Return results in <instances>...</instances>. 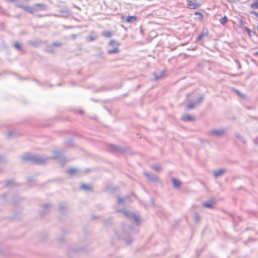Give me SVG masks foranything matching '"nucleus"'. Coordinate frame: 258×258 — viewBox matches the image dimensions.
I'll list each match as a JSON object with an SVG mask.
<instances>
[{
	"mask_svg": "<svg viewBox=\"0 0 258 258\" xmlns=\"http://www.w3.org/2000/svg\"><path fill=\"white\" fill-rule=\"evenodd\" d=\"M21 158L23 161L34 162L38 164H43L50 159L48 157L40 156L30 153L24 154L22 156Z\"/></svg>",
	"mask_w": 258,
	"mask_h": 258,
	"instance_id": "f257e3e1",
	"label": "nucleus"
},
{
	"mask_svg": "<svg viewBox=\"0 0 258 258\" xmlns=\"http://www.w3.org/2000/svg\"><path fill=\"white\" fill-rule=\"evenodd\" d=\"M9 2L15 3V5L18 4V0H8Z\"/></svg>",
	"mask_w": 258,
	"mask_h": 258,
	"instance_id": "a19ab883",
	"label": "nucleus"
},
{
	"mask_svg": "<svg viewBox=\"0 0 258 258\" xmlns=\"http://www.w3.org/2000/svg\"><path fill=\"white\" fill-rule=\"evenodd\" d=\"M208 35V31L207 29H203L202 34H201L197 38V41H199L202 40L204 38L207 37Z\"/></svg>",
	"mask_w": 258,
	"mask_h": 258,
	"instance_id": "f8f14e48",
	"label": "nucleus"
},
{
	"mask_svg": "<svg viewBox=\"0 0 258 258\" xmlns=\"http://www.w3.org/2000/svg\"><path fill=\"white\" fill-rule=\"evenodd\" d=\"M2 171V169L1 168H0V172Z\"/></svg>",
	"mask_w": 258,
	"mask_h": 258,
	"instance_id": "3c124183",
	"label": "nucleus"
},
{
	"mask_svg": "<svg viewBox=\"0 0 258 258\" xmlns=\"http://www.w3.org/2000/svg\"><path fill=\"white\" fill-rule=\"evenodd\" d=\"M257 31H258V26H257Z\"/></svg>",
	"mask_w": 258,
	"mask_h": 258,
	"instance_id": "603ef678",
	"label": "nucleus"
},
{
	"mask_svg": "<svg viewBox=\"0 0 258 258\" xmlns=\"http://www.w3.org/2000/svg\"><path fill=\"white\" fill-rule=\"evenodd\" d=\"M195 15H198L200 20H202L204 17L203 14L200 12H195Z\"/></svg>",
	"mask_w": 258,
	"mask_h": 258,
	"instance_id": "f704fd0d",
	"label": "nucleus"
},
{
	"mask_svg": "<svg viewBox=\"0 0 258 258\" xmlns=\"http://www.w3.org/2000/svg\"><path fill=\"white\" fill-rule=\"evenodd\" d=\"M137 20V17L133 16H128L127 17L125 21L127 23H132L133 22H135Z\"/></svg>",
	"mask_w": 258,
	"mask_h": 258,
	"instance_id": "aec40b11",
	"label": "nucleus"
},
{
	"mask_svg": "<svg viewBox=\"0 0 258 258\" xmlns=\"http://www.w3.org/2000/svg\"><path fill=\"white\" fill-rule=\"evenodd\" d=\"M116 212H122L124 216H125L127 218L133 219L137 223H138L139 221V217H138V216L135 215V214L130 211L125 210H119L117 209H116Z\"/></svg>",
	"mask_w": 258,
	"mask_h": 258,
	"instance_id": "7ed1b4c3",
	"label": "nucleus"
},
{
	"mask_svg": "<svg viewBox=\"0 0 258 258\" xmlns=\"http://www.w3.org/2000/svg\"><path fill=\"white\" fill-rule=\"evenodd\" d=\"M246 30H247V31H248V32H249V31H250V30H249V29H247V28H246Z\"/></svg>",
	"mask_w": 258,
	"mask_h": 258,
	"instance_id": "de8ad7c7",
	"label": "nucleus"
},
{
	"mask_svg": "<svg viewBox=\"0 0 258 258\" xmlns=\"http://www.w3.org/2000/svg\"><path fill=\"white\" fill-rule=\"evenodd\" d=\"M226 172L225 169H220L219 170L215 171L214 172V176L215 178H218L223 175Z\"/></svg>",
	"mask_w": 258,
	"mask_h": 258,
	"instance_id": "9d476101",
	"label": "nucleus"
},
{
	"mask_svg": "<svg viewBox=\"0 0 258 258\" xmlns=\"http://www.w3.org/2000/svg\"><path fill=\"white\" fill-rule=\"evenodd\" d=\"M98 38V35L95 34V35H90L86 37V40L88 41H93L95 40H96Z\"/></svg>",
	"mask_w": 258,
	"mask_h": 258,
	"instance_id": "412c9836",
	"label": "nucleus"
},
{
	"mask_svg": "<svg viewBox=\"0 0 258 258\" xmlns=\"http://www.w3.org/2000/svg\"><path fill=\"white\" fill-rule=\"evenodd\" d=\"M172 181L174 188L178 189L180 188L181 182L180 180L176 179L175 178H172Z\"/></svg>",
	"mask_w": 258,
	"mask_h": 258,
	"instance_id": "9b49d317",
	"label": "nucleus"
},
{
	"mask_svg": "<svg viewBox=\"0 0 258 258\" xmlns=\"http://www.w3.org/2000/svg\"><path fill=\"white\" fill-rule=\"evenodd\" d=\"M6 185L7 186H12L15 185V183L12 180H9L7 182Z\"/></svg>",
	"mask_w": 258,
	"mask_h": 258,
	"instance_id": "2f4dec72",
	"label": "nucleus"
},
{
	"mask_svg": "<svg viewBox=\"0 0 258 258\" xmlns=\"http://www.w3.org/2000/svg\"><path fill=\"white\" fill-rule=\"evenodd\" d=\"M197 106L195 103L192 100L189 101L188 104L186 106L185 109L186 110H190L194 109Z\"/></svg>",
	"mask_w": 258,
	"mask_h": 258,
	"instance_id": "4468645a",
	"label": "nucleus"
},
{
	"mask_svg": "<svg viewBox=\"0 0 258 258\" xmlns=\"http://www.w3.org/2000/svg\"><path fill=\"white\" fill-rule=\"evenodd\" d=\"M46 51L49 52H53V50L49 48V47H47Z\"/></svg>",
	"mask_w": 258,
	"mask_h": 258,
	"instance_id": "79ce46f5",
	"label": "nucleus"
},
{
	"mask_svg": "<svg viewBox=\"0 0 258 258\" xmlns=\"http://www.w3.org/2000/svg\"><path fill=\"white\" fill-rule=\"evenodd\" d=\"M53 158L54 159H59V162L60 163L61 166H63L64 164V161H66L65 159L63 158H62V154L60 151H54L53 152Z\"/></svg>",
	"mask_w": 258,
	"mask_h": 258,
	"instance_id": "39448f33",
	"label": "nucleus"
},
{
	"mask_svg": "<svg viewBox=\"0 0 258 258\" xmlns=\"http://www.w3.org/2000/svg\"><path fill=\"white\" fill-rule=\"evenodd\" d=\"M34 7L37 8V7H39V8H37L39 9V11L40 10H46L47 8V6L44 4H36L34 5Z\"/></svg>",
	"mask_w": 258,
	"mask_h": 258,
	"instance_id": "f3484780",
	"label": "nucleus"
},
{
	"mask_svg": "<svg viewBox=\"0 0 258 258\" xmlns=\"http://www.w3.org/2000/svg\"><path fill=\"white\" fill-rule=\"evenodd\" d=\"M80 249H73L72 250L73 251H79Z\"/></svg>",
	"mask_w": 258,
	"mask_h": 258,
	"instance_id": "49530a36",
	"label": "nucleus"
},
{
	"mask_svg": "<svg viewBox=\"0 0 258 258\" xmlns=\"http://www.w3.org/2000/svg\"><path fill=\"white\" fill-rule=\"evenodd\" d=\"M109 45H110V46H118L119 45V43L116 41L111 40L109 42Z\"/></svg>",
	"mask_w": 258,
	"mask_h": 258,
	"instance_id": "7c9ffc66",
	"label": "nucleus"
},
{
	"mask_svg": "<svg viewBox=\"0 0 258 258\" xmlns=\"http://www.w3.org/2000/svg\"><path fill=\"white\" fill-rule=\"evenodd\" d=\"M145 174L151 181L154 182H157L159 181L158 177L156 176H154L152 173L145 172Z\"/></svg>",
	"mask_w": 258,
	"mask_h": 258,
	"instance_id": "1a4fd4ad",
	"label": "nucleus"
},
{
	"mask_svg": "<svg viewBox=\"0 0 258 258\" xmlns=\"http://www.w3.org/2000/svg\"><path fill=\"white\" fill-rule=\"evenodd\" d=\"M241 22H242V20H241V21H240V23H241Z\"/></svg>",
	"mask_w": 258,
	"mask_h": 258,
	"instance_id": "8fccbe9b",
	"label": "nucleus"
},
{
	"mask_svg": "<svg viewBox=\"0 0 258 258\" xmlns=\"http://www.w3.org/2000/svg\"><path fill=\"white\" fill-rule=\"evenodd\" d=\"M67 209V205L64 204H60L59 207V209L60 211L63 212L64 210Z\"/></svg>",
	"mask_w": 258,
	"mask_h": 258,
	"instance_id": "c756f323",
	"label": "nucleus"
},
{
	"mask_svg": "<svg viewBox=\"0 0 258 258\" xmlns=\"http://www.w3.org/2000/svg\"><path fill=\"white\" fill-rule=\"evenodd\" d=\"M215 202L214 201H209L207 203H204L203 204V207L208 208H212Z\"/></svg>",
	"mask_w": 258,
	"mask_h": 258,
	"instance_id": "dca6fc26",
	"label": "nucleus"
},
{
	"mask_svg": "<svg viewBox=\"0 0 258 258\" xmlns=\"http://www.w3.org/2000/svg\"><path fill=\"white\" fill-rule=\"evenodd\" d=\"M67 173L71 175H73L78 173V170L77 169L72 168L68 170Z\"/></svg>",
	"mask_w": 258,
	"mask_h": 258,
	"instance_id": "4be33fe9",
	"label": "nucleus"
},
{
	"mask_svg": "<svg viewBox=\"0 0 258 258\" xmlns=\"http://www.w3.org/2000/svg\"><path fill=\"white\" fill-rule=\"evenodd\" d=\"M16 7L21 8L22 9L24 10V11L29 12L30 14H33L34 13L36 12L39 11V9L37 8L32 7H29V6H24L22 5L19 4H16Z\"/></svg>",
	"mask_w": 258,
	"mask_h": 258,
	"instance_id": "20e7f679",
	"label": "nucleus"
},
{
	"mask_svg": "<svg viewBox=\"0 0 258 258\" xmlns=\"http://www.w3.org/2000/svg\"><path fill=\"white\" fill-rule=\"evenodd\" d=\"M13 132L12 131H9L7 134V138H11L13 136Z\"/></svg>",
	"mask_w": 258,
	"mask_h": 258,
	"instance_id": "c9c22d12",
	"label": "nucleus"
},
{
	"mask_svg": "<svg viewBox=\"0 0 258 258\" xmlns=\"http://www.w3.org/2000/svg\"><path fill=\"white\" fill-rule=\"evenodd\" d=\"M52 45L55 47H59L62 45V43L59 42H54L52 43Z\"/></svg>",
	"mask_w": 258,
	"mask_h": 258,
	"instance_id": "72a5a7b5",
	"label": "nucleus"
},
{
	"mask_svg": "<svg viewBox=\"0 0 258 258\" xmlns=\"http://www.w3.org/2000/svg\"><path fill=\"white\" fill-rule=\"evenodd\" d=\"M28 43L32 46L36 47L39 45L41 43L39 41H30L28 42Z\"/></svg>",
	"mask_w": 258,
	"mask_h": 258,
	"instance_id": "cd10ccee",
	"label": "nucleus"
},
{
	"mask_svg": "<svg viewBox=\"0 0 258 258\" xmlns=\"http://www.w3.org/2000/svg\"><path fill=\"white\" fill-rule=\"evenodd\" d=\"M194 220L196 222H199L201 220L200 216L197 213H194Z\"/></svg>",
	"mask_w": 258,
	"mask_h": 258,
	"instance_id": "a878e982",
	"label": "nucleus"
},
{
	"mask_svg": "<svg viewBox=\"0 0 258 258\" xmlns=\"http://www.w3.org/2000/svg\"><path fill=\"white\" fill-rule=\"evenodd\" d=\"M113 34L112 32L107 30L103 31L101 33L102 36L107 38L111 37Z\"/></svg>",
	"mask_w": 258,
	"mask_h": 258,
	"instance_id": "2eb2a0df",
	"label": "nucleus"
},
{
	"mask_svg": "<svg viewBox=\"0 0 258 258\" xmlns=\"http://www.w3.org/2000/svg\"><path fill=\"white\" fill-rule=\"evenodd\" d=\"M181 119L183 121H195V119L194 117H192L188 114L183 115L182 116Z\"/></svg>",
	"mask_w": 258,
	"mask_h": 258,
	"instance_id": "ddd939ff",
	"label": "nucleus"
},
{
	"mask_svg": "<svg viewBox=\"0 0 258 258\" xmlns=\"http://www.w3.org/2000/svg\"><path fill=\"white\" fill-rule=\"evenodd\" d=\"M71 37H72L73 39H75L76 38V35H72L71 36Z\"/></svg>",
	"mask_w": 258,
	"mask_h": 258,
	"instance_id": "c03bdc74",
	"label": "nucleus"
},
{
	"mask_svg": "<svg viewBox=\"0 0 258 258\" xmlns=\"http://www.w3.org/2000/svg\"><path fill=\"white\" fill-rule=\"evenodd\" d=\"M152 168L157 172H160L161 169V166L160 165H153Z\"/></svg>",
	"mask_w": 258,
	"mask_h": 258,
	"instance_id": "c85d7f7f",
	"label": "nucleus"
},
{
	"mask_svg": "<svg viewBox=\"0 0 258 258\" xmlns=\"http://www.w3.org/2000/svg\"><path fill=\"white\" fill-rule=\"evenodd\" d=\"M236 91L237 94L239 95L240 96H241L242 97H245V95L244 94H243L242 93H241L238 90H236Z\"/></svg>",
	"mask_w": 258,
	"mask_h": 258,
	"instance_id": "e433bc0d",
	"label": "nucleus"
},
{
	"mask_svg": "<svg viewBox=\"0 0 258 258\" xmlns=\"http://www.w3.org/2000/svg\"><path fill=\"white\" fill-rule=\"evenodd\" d=\"M187 2V7L189 9H196L200 6V5L196 3V0H186Z\"/></svg>",
	"mask_w": 258,
	"mask_h": 258,
	"instance_id": "423d86ee",
	"label": "nucleus"
},
{
	"mask_svg": "<svg viewBox=\"0 0 258 258\" xmlns=\"http://www.w3.org/2000/svg\"><path fill=\"white\" fill-rule=\"evenodd\" d=\"M250 13L251 14H253L255 16H256L257 17H258V13L257 12L254 11H251L250 12Z\"/></svg>",
	"mask_w": 258,
	"mask_h": 258,
	"instance_id": "58836bf2",
	"label": "nucleus"
},
{
	"mask_svg": "<svg viewBox=\"0 0 258 258\" xmlns=\"http://www.w3.org/2000/svg\"><path fill=\"white\" fill-rule=\"evenodd\" d=\"M118 52H119V50L117 47H115L112 49L107 50V53L108 54L117 53Z\"/></svg>",
	"mask_w": 258,
	"mask_h": 258,
	"instance_id": "393cba45",
	"label": "nucleus"
},
{
	"mask_svg": "<svg viewBox=\"0 0 258 258\" xmlns=\"http://www.w3.org/2000/svg\"><path fill=\"white\" fill-rule=\"evenodd\" d=\"M228 1L231 3H236L238 0H228Z\"/></svg>",
	"mask_w": 258,
	"mask_h": 258,
	"instance_id": "37998d69",
	"label": "nucleus"
},
{
	"mask_svg": "<svg viewBox=\"0 0 258 258\" xmlns=\"http://www.w3.org/2000/svg\"><path fill=\"white\" fill-rule=\"evenodd\" d=\"M50 207V205L48 204H45L44 205V208L46 209V211H47V210L48 208H49Z\"/></svg>",
	"mask_w": 258,
	"mask_h": 258,
	"instance_id": "ea45409f",
	"label": "nucleus"
},
{
	"mask_svg": "<svg viewBox=\"0 0 258 258\" xmlns=\"http://www.w3.org/2000/svg\"><path fill=\"white\" fill-rule=\"evenodd\" d=\"M4 161V158L3 157L0 156V162H2Z\"/></svg>",
	"mask_w": 258,
	"mask_h": 258,
	"instance_id": "a18cd8bd",
	"label": "nucleus"
},
{
	"mask_svg": "<svg viewBox=\"0 0 258 258\" xmlns=\"http://www.w3.org/2000/svg\"><path fill=\"white\" fill-rule=\"evenodd\" d=\"M165 72L164 71H156L154 73V79L156 81L161 79L164 76Z\"/></svg>",
	"mask_w": 258,
	"mask_h": 258,
	"instance_id": "0eeeda50",
	"label": "nucleus"
},
{
	"mask_svg": "<svg viewBox=\"0 0 258 258\" xmlns=\"http://www.w3.org/2000/svg\"><path fill=\"white\" fill-rule=\"evenodd\" d=\"M14 46L18 50L23 51L24 50L21 45L18 42H15L14 44Z\"/></svg>",
	"mask_w": 258,
	"mask_h": 258,
	"instance_id": "bb28decb",
	"label": "nucleus"
},
{
	"mask_svg": "<svg viewBox=\"0 0 258 258\" xmlns=\"http://www.w3.org/2000/svg\"><path fill=\"white\" fill-rule=\"evenodd\" d=\"M81 188L85 190H89L91 189V186L88 184H82L81 185Z\"/></svg>",
	"mask_w": 258,
	"mask_h": 258,
	"instance_id": "b1692460",
	"label": "nucleus"
},
{
	"mask_svg": "<svg viewBox=\"0 0 258 258\" xmlns=\"http://www.w3.org/2000/svg\"><path fill=\"white\" fill-rule=\"evenodd\" d=\"M255 53H256V54L258 55V51L256 52Z\"/></svg>",
	"mask_w": 258,
	"mask_h": 258,
	"instance_id": "09e8293b",
	"label": "nucleus"
},
{
	"mask_svg": "<svg viewBox=\"0 0 258 258\" xmlns=\"http://www.w3.org/2000/svg\"><path fill=\"white\" fill-rule=\"evenodd\" d=\"M128 202V197L125 198H117V204L118 205H121L122 207L124 206Z\"/></svg>",
	"mask_w": 258,
	"mask_h": 258,
	"instance_id": "6e6552de",
	"label": "nucleus"
},
{
	"mask_svg": "<svg viewBox=\"0 0 258 258\" xmlns=\"http://www.w3.org/2000/svg\"><path fill=\"white\" fill-rule=\"evenodd\" d=\"M235 136L243 144L246 143V141L245 139L242 136H241V135H240L238 133H236Z\"/></svg>",
	"mask_w": 258,
	"mask_h": 258,
	"instance_id": "6ab92c4d",
	"label": "nucleus"
},
{
	"mask_svg": "<svg viewBox=\"0 0 258 258\" xmlns=\"http://www.w3.org/2000/svg\"><path fill=\"white\" fill-rule=\"evenodd\" d=\"M251 7L253 9H258V2H255L251 4Z\"/></svg>",
	"mask_w": 258,
	"mask_h": 258,
	"instance_id": "473e14b6",
	"label": "nucleus"
},
{
	"mask_svg": "<svg viewBox=\"0 0 258 258\" xmlns=\"http://www.w3.org/2000/svg\"><path fill=\"white\" fill-rule=\"evenodd\" d=\"M227 21L228 19L226 16H224L223 17L220 18L219 20V22L223 25H224L227 23Z\"/></svg>",
	"mask_w": 258,
	"mask_h": 258,
	"instance_id": "5701e85b",
	"label": "nucleus"
},
{
	"mask_svg": "<svg viewBox=\"0 0 258 258\" xmlns=\"http://www.w3.org/2000/svg\"><path fill=\"white\" fill-rule=\"evenodd\" d=\"M204 97H204V95H201L199 97V98L197 100H192V101L195 102V104H196V105H198L201 103V102L204 100Z\"/></svg>",
	"mask_w": 258,
	"mask_h": 258,
	"instance_id": "a211bd4d",
	"label": "nucleus"
},
{
	"mask_svg": "<svg viewBox=\"0 0 258 258\" xmlns=\"http://www.w3.org/2000/svg\"><path fill=\"white\" fill-rule=\"evenodd\" d=\"M226 132V130L224 128H219L217 129H213L207 133L209 136L214 138H220L223 136Z\"/></svg>",
	"mask_w": 258,
	"mask_h": 258,
	"instance_id": "f03ea898",
	"label": "nucleus"
},
{
	"mask_svg": "<svg viewBox=\"0 0 258 258\" xmlns=\"http://www.w3.org/2000/svg\"><path fill=\"white\" fill-rule=\"evenodd\" d=\"M133 241V239L132 238H128L125 240L126 243L127 244H130Z\"/></svg>",
	"mask_w": 258,
	"mask_h": 258,
	"instance_id": "4c0bfd02",
	"label": "nucleus"
}]
</instances>
